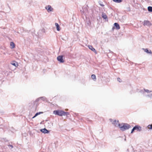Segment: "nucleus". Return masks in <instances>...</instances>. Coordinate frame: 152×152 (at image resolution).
<instances>
[{"label":"nucleus","instance_id":"nucleus-1","mask_svg":"<svg viewBox=\"0 0 152 152\" xmlns=\"http://www.w3.org/2000/svg\"><path fill=\"white\" fill-rule=\"evenodd\" d=\"M130 125L127 123H122L120 127V129L122 131H124L131 128Z\"/></svg>","mask_w":152,"mask_h":152},{"label":"nucleus","instance_id":"nucleus-2","mask_svg":"<svg viewBox=\"0 0 152 152\" xmlns=\"http://www.w3.org/2000/svg\"><path fill=\"white\" fill-rule=\"evenodd\" d=\"M53 113L56 115H57L60 116L63 115L64 111L59 110H54Z\"/></svg>","mask_w":152,"mask_h":152},{"label":"nucleus","instance_id":"nucleus-3","mask_svg":"<svg viewBox=\"0 0 152 152\" xmlns=\"http://www.w3.org/2000/svg\"><path fill=\"white\" fill-rule=\"evenodd\" d=\"M64 58L65 57L63 56L60 55L57 57V59L60 63H63L64 62Z\"/></svg>","mask_w":152,"mask_h":152},{"label":"nucleus","instance_id":"nucleus-4","mask_svg":"<svg viewBox=\"0 0 152 152\" xmlns=\"http://www.w3.org/2000/svg\"><path fill=\"white\" fill-rule=\"evenodd\" d=\"M135 130H137L138 132H140L141 131V127L138 125H136L134 127Z\"/></svg>","mask_w":152,"mask_h":152},{"label":"nucleus","instance_id":"nucleus-5","mask_svg":"<svg viewBox=\"0 0 152 152\" xmlns=\"http://www.w3.org/2000/svg\"><path fill=\"white\" fill-rule=\"evenodd\" d=\"M45 9L47 10L49 12L51 11H52L53 9L51 7L50 5H48L45 7Z\"/></svg>","mask_w":152,"mask_h":152},{"label":"nucleus","instance_id":"nucleus-6","mask_svg":"<svg viewBox=\"0 0 152 152\" xmlns=\"http://www.w3.org/2000/svg\"><path fill=\"white\" fill-rule=\"evenodd\" d=\"M143 25L144 26H150L151 25V23L148 20H144Z\"/></svg>","mask_w":152,"mask_h":152},{"label":"nucleus","instance_id":"nucleus-7","mask_svg":"<svg viewBox=\"0 0 152 152\" xmlns=\"http://www.w3.org/2000/svg\"><path fill=\"white\" fill-rule=\"evenodd\" d=\"M40 131L44 134L48 133L49 132V131L47 130L46 128H44L40 129Z\"/></svg>","mask_w":152,"mask_h":152},{"label":"nucleus","instance_id":"nucleus-8","mask_svg":"<svg viewBox=\"0 0 152 152\" xmlns=\"http://www.w3.org/2000/svg\"><path fill=\"white\" fill-rule=\"evenodd\" d=\"M11 64L15 66V67H17L18 65V63L15 61H12L11 63Z\"/></svg>","mask_w":152,"mask_h":152},{"label":"nucleus","instance_id":"nucleus-9","mask_svg":"<svg viewBox=\"0 0 152 152\" xmlns=\"http://www.w3.org/2000/svg\"><path fill=\"white\" fill-rule=\"evenodd\" d=\"M144 91H145L147 93H150L152 92V91H150L148 89H144L143 90H141L140 91V92L141 93H143Z\"/></svg>","mask_w":152,"mask_h":152},{"label":"nucleus","instance_id":"nucleus-10","mask_svg":"<svg viewBox=\"0 0 152 152\" xmlns=\"http://www.w3.org/2000/svg\"><path fill=\"white\" fill-rule=\"evenodd\" d=\"M142 50H143L145 52H146L147 53L151 54L152 53L151 50H149L147 48H142Z\"/></svg>","mask_w":152,"mask_h":152},{"label":"nucleus","instance_id":"nucleus-11","mask_svg":"<svg viewBox=\"0 0 152 152\" xmlns=\"http://www.w3.org/2000/svg\"><path fill=\"white\" fill-rule=\"evenodd\" d=\"M114 26H115L116 28L117 29H120V26L118 23H115L114 24Z\"/></svg>","mask_w":152,"mask_h":152},{"label":"nucleus","instance_id":"nucleus-12","mask_svg":"<svg viewBox=\"0 0 152 152\" xmlns=\"http://www.w3.org/2000/svg\"><path fill=\"white\" fill-rule=\"evenodd\" d=\"M102 17L106 20V19H107V16L106 15V14L105 13H104V12H102Z\"/></svg>","mask_w":152,"mask_h":152},{"label":"nucleus","instance_id":"nucleus-13","mask_svg":"<svg viewBox=\"0 0 152 152\" xmlns=\"http://www.w3.org/2000/svg\"><path fill=\"white\" fill-rule=\"evenodd\" d=\"M55 25L56 27L57 30L58 31H59L60 30V27L58 24L57 23H56Z\"/></svg>","mask_w":152,"mask_h":152},{"label":"nucleus","instance_id":"nucleus-14","mask_svg":"<svg viewBox=\"0 0 152 152\" xmlns=\"http://www.w3.org/2000/svg\"><path fill=\"white\" fill-rule=\"evenodd\" d=\"M88 48L90 49H91V50L94 51V52H96V51L95 49L92 46L89 45L88 46Z\"/></svg>","mask_w":152,"mask_h":152},{"label":"nucleus","instance_id":"nucleus-15","mask_svg":"<svg viewBox=\"0 0 152 152\" xmlns=\"http://www.w3.org/2000/svg\"><path fill=\"white\" fill-rule=\"evenodd\" d=\"M119 121H116V123H115V124L114 125L115 126H119L120 128V127L121 126V124H119Z\"/></svg>","mask_w":152,"mask_h":152},{"label":"nucleus","instance_id":"nucleus-16","mask_svg":"<svg viewBox=\"0 0 152 152\" xmlns=\"http://www.w3.org/2000/svg\"><path fill=\"white\" fill-rule=\"evenodd\" d=\"M43 113V112H40L38 113H36L35 115L32 117V118H33L35 117H36L38 115Z\"/></svg>","mask_w":152,"mask_h":152},{"label":"nucleus","instance_id":"nucleus-17","mask_svg":"<svg viewBox=\"0 0 152 152\" xmlns=\"http://www.w3.org/2000/svg\"><path fill=\"white\" fill-rule=\"evenodd\" d=\"M91 77L92 79H93L94 81H96V76L95 75L93 74L92 75Z\"/></svg>","mask_w":152,"mask_h":152},{"label":"nucleus","instance_id":"nucleus-18","mask_svg":"<svg viewBox=\"0 0 152 152\" xmlns=\"http://www.w3.org/2000/svg\"><path fill=\"white\" fill-rule=\"evenodd\" d=\"M10 45L12 47V48H13L15 47V44L13 42H11L10 43Z\"/></svg>","mask_w":152,"mask_h":152},{"label":"nucleus","instance_id":"nucleus-19","mask_svg":"<svg viewBox=\"0 0 152 152\" xmlns=\"http://www.w3.org/2000/svg\"><path fill=\"white\" fill-rule=\"evenodd\" d=\"M148 10L150 12H152V7L151 6H149L148 8Z\"/></svg>","mask_w":152,"mask_h":152},{"label":"nucleus","instance_id":"nucleus-20","mask_svg":"<svg viewBox=\"0 0 152 152\" xmlns=\"http://www.w3.org/2000/svg\"><path fill=\"white\" fill-rule=\"evenodd\" d=\"M40 99L43 100V101H47L46 98L45 96H42L40 97Z\"/></svg>","mask_w":152,"mask_h":152},{"label":"nucleus","instance_id":"nucleus-21","mask_svg":"<svg viewBox=\"0 0 152 152\" xmlns=\"http://www.w3.org/2000/svg\"><path fill=\"white\" fill-rule=\"evenodd\" d=\"M114 1L116 3H120L122 1V0H112Z\"/></svg>","mask_w":152,"mask_h":152},{"label":"nucleus","instance_id":"nucleus-22","mask_svg":"<svg viewBox=\"0 0 152 152\" xmlns=\"http://www.w3.org/2000/svg\"><path fill=\"white\" fill-rule=\"evenodd\" d=\"M69 112H65L64 111V113L63 115L65 116V115H69Z\"/></svg>","mask_w":152,"mask_h":152},{"label":"nucleus","instance_id":"nucleus-23","mask_svg":"<svg viewBox=\"0 0 152 152\" xmlns=\"http://www.w3.org/2000/svg\"><path fill=\"white\" fill-rule=\"evenodd\" d=\"M147 127L150 129H152V124H151L149 125Z\"/></svg>","mask_w":152,"mask_h":152},{"label":"nucleus","instance_id":"nucleus-24","mask_svg":"<svg viewBox=\"0 0 152 152\" xmlns=\"http://www.w3.org/2000/svg\"><path fill=\"white\" fill-rule=\"evenodd\" d=\"M146 96L147 97L151 98L152 97V94L151 95L148 94L146 95Z\"/></svg>","mask_w":152,"mask_h":152},{"label":"nucleus","instance_id":"nucleus-25","mask_svg":"<svg viewBox=\"0 0 152 152\" xmlns=\"http://www.w3.org/2000/svg\"><path fill=\"white\" fill-rule=\"evenodd\" d=\"M117 80L119 82H121L122 81V80H121V79L119 77H118L117 78Z\"/></svg>","mask_w":152,"mask_h":152},{"label":"nucleus","instance_id":"nucleus-26","mask_svg":"<svg viewBox=\"0 0 152 152\" xmlns=\"http://www.w3.org/2000/svg\"><path fill=\"white\" fill-rule=\"evenodd\" d=\"M8 146L10 149H12L13 147V146L12 145H8Z\"/></svg>","mask_w":152,"mask_h":152},{"label":"nucleus","instance_id":"nucleus-27","mask_svg":"<svg viewBox=\"0 0 152 152\" xmlns=\"http://www.w3.org/2000/svg\"><path fill=\"white\" fill-rule=\"evenodd\" d=\"M116 121H116V120H114V121H113L112 122V124L114 125L115 124V123H116Z\"/></svg>","mask_w":152,"mask_h":152},{"label":"nucleus","instance_id":"nucleus-28","mask_svg":"<svg viewBox=\"0 0 152 152\" xmlns=\"http://www.w3.org/2000/svg\"><path fill=\"white\" fill-rule=\"evenodd\" d=\"M91 24V22L89 20L87 23V25L88 26H90Z\"/></svg>","mask_w":152,"mask_h":152},{"label":"nucleus","instance_id":"nucleus-29","mask_svg":"<svg viewBox=\"0 0 152 152\" xmlns=\"http://www.w3.org/2000/svg\"><path fill=\"white\" fill-rule=\"evenodd\" d=\"M134 130H135L134 129V128L133 127V128L131 130V133L132 134L133 133Z\"/></svg>","mask_w":152,"mask_h":152},{"label":"nucleus","instance_id":"nucleus-30","mask_svg":"<svg viewBox=\"0 0 152 152\" xmlns=\"http://www.w3.org/2000/svg\"><path fill=\"white\" fill-rule=\"evenodd\" d=\"M40 98H40H40H38L36 100L35 102H38V101L40 99Z\"/></svg>","mask_w":152,"mask_h":152},{"label":"nucleus","instance_id":"nucleus-31","mask_svg":"<svg viewBox=\"0 0 152 152\" xmlns=\"http://www.w3.org/2000/svg\"><path fill=\"white\" fill-rule=\"evenodd\" d=\"M100 5L101 6H102V7H104V5L102 4H100Z\"/></svg>","mask_w":152,"mask_h":152},{"label":"nucleus","instance_id":"nucleus-32","mask_svg":"<svg viewBox=\"0 0 152 152\" xmlns=\"http://www.w3.org/2000/svg\"><path fill=\"white\" fill-rule=\"evenodd\" d=\"M109 120L110 121V122H112V121H113L112 119H111V118L110 119H109Z\"/></svg>","mask_w":152,"mask_h":152},{"label":"nucleus","instance_id":"nucleus-33","mask_svg":"<svg viewBox=\"0 0 152 152\" xmlns=\"http://www.w3.org/2000/svg\"><path fill=\"white\" fill-rule=\"evenodd\" d=\"M65 110L66 111H68V109H65Z\"/></svg>","mask_w":152,"mask_h":152},{"label":"nucleus","instance_id":"nucleus-34","mask_svg":"<svg viewBox=\"0 0 152 152\" xmlns=\"http://www.w3.org/2000/svg\"><path fill=\"white\" fill-rule=\"evenodd\" d=\"M126 138H125V139H124V140L126 141Z\"/></svg>","mask_w":152,"mask_h":152},{"label":"nucleus","instance_id":"nucleus-35","mask_svg":"<svg viewBox=\"0 0 152 152\" xmlns=\"http://www.w3.org/2000/svg\"><path fill=\"white\" fill-rule=\"evenodd\" d=\"M127 151H129V149H127Z\"/></svg>","mask_w":152,"mask_h":152}]
</instances>
